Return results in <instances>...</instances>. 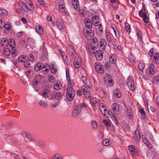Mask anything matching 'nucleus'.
<instances>
[{"mask_svg":"<svg viewBox=\"0 0 159 159\" xmlns=\"http://www.w3.org/2000/svg\"><path fill=\"white\" fill-rule=\"evenodd\" d=\"M85 107L84 104H80L75 106L72 111V115L74 117H76L78 116L81 111L82 108Z\"/></svg>","mask_w":159,"mask_h":159,"instance_id":"obj_1","label":"nucleus"},{"mask_svg":"<svg viewBox=\"0 0 159 159\" xmlns=\"http://www.w3.org/2000/svg\"><path fill=\"white\" fill-rule=\"evenodd\" d=\"M75 92L73 88L67 87L66 90V97L67 100L72 101L75 96Z\"/></svg>","mask_w":159,"mask_h":159,"instance_id":"obj_2","label":"nucleus"},{"mask_svg":"<svg viewBox=\"0 0 159 159\" xmlns=\"http://www.w3.org/2000/svg\"><path fill=\"white\" fill-rule=\"evenodd\" d=\"M28 4H29V6L30 7L27 6L26 4L23 2L22 1H19L18 3V6L20 7L21 8V9L24 10L23 7H24L27 9V11H32L34 10V7L33 6L32 3L30 1H29V3Z\"/></svg>","mask_w":159,"mask_h":159,"instance_id":"obj_3","label":"nucleus"},{"mask_svg":"<svg viewBox=\"0 0 159 159\" xmlns=\"http://www.w3.org/2000/svg\"><path fill=\"white\" fill-rule=\"evenodd\" d=\"M63 96L61 92H55L51 95V98L52 99L57 100L58 101L60 102Z\"/></svg>","mask_w":159,"mask_h":159,"instance_id":"obj_4","label":"nucleus"},{"mask_svg":"<svg viewBox=\"0 0 159 159\" xmlns=\"http://www.w3.org/2000/svg\"><path fill=\"white\" fill-rule=\"evenodd\" d=\"M104 81L106 85L109 86H111L113 84V82L111 76L109 74L105 75L104 77Z\"/></svg>","mask_w":159,"mask_h":159,"instance_id":"obj_5","label":"nucleus"},{"mask_svg":"<svg viewBox=\"0 0 159 159\" xmlns=\"http://www.w3.org/2000/svg\"><path fill=\"white\" fill-rule=\"evenodd\" d=\"M127 85L130 90L133 91L134 89V85L133 78L131 76H129L128 78Z\"/></svg>","mask_w":159,"mask_h":159,"instance_id":"obj_6","label":"nucleus"},{"mask_svg":"<svg viewBox=\"0 0 159 159\" xmlns=\"http://www.w3.org/2000/svg\"><path fill=\"white\" fill-rule=\"evenodd\" d=\"M145 9H144L143 11L142 10H140L139 12V15L140 17H142L143 20L145 23H148V18L146 15V13L145 12Z\"/></svg>","mask_w":159,"mask_h":159,"instance_id":"obj_7","label":"nucleus"},{"mask_svg":"<svg viewBox=\"0 0 159 159\" xmlns=\"http://www.w3.org/2000/svg\"><path fill=\"white\" fill-rule=\"evenodd\" d=\"M84 34L87 39L91 40L93 39L94 34L90 30H84Z\"/></svg>","mask_w":159,"mask_h":159,"instance_id":"obj_8","label":"nucleus"},{"mask_svg":"<svg viewBox=\"0 0 159 159\" xmlns=\"http://www.w3.org/2000/svg\"><path fill=\"white\" fill-rule=\"evenodd\" d=\"M111 107L114 113L117 114L119 113V107L118 105L116 103L114 102L113 103L111 106Z\"/></svg>","mask_w":159,"mask_h":159,"instance_id":"obj_9","label":"nucleus"},{"mask_svg":"<svg viewBox=\"0 0 159 159\" xmlns=\"http://www.w3.org/2000/svg\"><path fill=\"white\" fill-rule=\"evenodd\" d=\"M57 25L59 30H63L64 28L63 23L59 18H57Z\"/></svg>","mask_w":159,"mask_h":159,"instance_id":"obj_10","label":"nucleus"},{"mask_svg":"<svg viewBox=\"0 0 159 159\" xmlns=\"http://www.w3.org/2000/svg\"><path fill=\"white\" fill-rule=\"evenodd\" d=\"M73 65L75 68H79L81 66V60L79 58L75 59L73 61Z\"/></svg>","mask_w":159,"mask_h":159,"instance_id":"obj_11","label":"nucleus"},{"mask_svg":"<svg viewBox=\"0 0 159 159\" xmlns=\"http://www.w3.org/2000/svg\"><path fill=\"white\" fill-rule=\"evenodd\" d=\"M134 137L136 140V142L138 143L140 139V136L139 134V132L138 130H136L134 133Z\"/></svg>","mask_w":159,"mask_h":159,"instance_id":"obj_12","label":"nucleus"},{"mask_svg":"<svg viewBox=\"0 0 159 159\" xmlns=\"http://www.w3.org/2000/svg\"><path fill=\"white\" fill-rule=\"evenodd\" d=\"M99 20V17L95 15L93 16L91 19L93 24L95 26L98 25H96L98 23Z\"/></svg>","mask_w":159,"mask_h":159,"instance_id":"obj_13","label":"nucleus"},{"mask_svg":"<svg viewBox=\"0 0 159 159\" xmlns=\"http://www.w3.org/2000/svg\"><path fill=\"white\" fill-rule=\"evenodd\" d=\"M129 150L131 153L136 156H138L139 154L138 153L136 150L135 149V147L132 145H129Z\"/></svg>","mask_w":159,"mask_h":159,"instance_id":"obj_14","label":"nucleus"},{"mask_svg":"<svg viewBox=\"0 0 159 159\" xmlns=\"http://www.w3.org/2000/svg\"><path fill=\"white\" fill-rule=\"evenodd\" d=\"M41 79V76L39 75L37 77H35L33 80V84L34 85H37L40 81Z\"/></svg>","mask_w":159,"mask_h":159,"instance_id":"obj_15","label":"nucleus"},{"mask_svg":"<svg viewBox=\"0 0 159 159\" xmlns=\"http://www.w3.org/2000/svg\"><path fill=\"white\" fill-rule=\"evenodd\" d=\"M103 68V66L100 65H96L95 66L96 70L98 73L101 74L103 73L104 71Z\"/></svg>","mask_w":159,"mask_h":159,"instance_id":"obj_16","label":"nucleus"},{"mask_svg":"<svg viewBox=\"0 0 159 159\" xmlns=\"http://www.w3.org/2000/svg\"><path fill=\"white\" fill-rule=\"evenodd\" d=\"M58 7L59 10L63 14H66L67 12L66 9L63 5L60 4Z\"/></svg>","mask_w":159,"mask_h":159,"instance_id":"obj_17","label":"nucleus"},{"mask_svg":"<svg viewBox=\"0 0 159 159\" xmlns=\"http://www.w3.org/2000/svg\"><path fill=\"white\" fill-rule=\"evenodd\" d=\"M95 57L96 58L99 59V60L102 59L103 57L102 52L100 50L97 51L95 52Z\"/></svg>","mask_w":159,"mask_h":159,"instance_id":"obj_18","label":"nucleus"},{"mask_svg":"<svg viewBox=\"0 0 159 159\" xmlns=\"http://www.w3.org/2000/svg\"><path fill=\"white\" fill-rule=\"evenodd\" d=\"M43 64L41 62H38L35 66L34 67V70L36 71H39L42 68V66Z\"/></svg>","mask_w":159,"mask_h":159,"instance_id":"obj_19","label":"nucleus"},{"mask_svg":"<svg viewBox=\"0 0 159 159\" xmlns=\"http://www.w3.org/2000/svg\"><path fill=\"white\" fill-rule=\"evenodd\" d=\"M8 44L11 48H14L16 47V44L14 40L12 39H10L7 41Z\"/></svg>","mask_w":159,"mask_h":159,"instance_id":"obj_20","label":"nucleus"},{"mask_svg":"<svg viewBox=\"0 0 159 159\" xmlns=\"http://www.w3.org/2000/svg\"><path fill=\"white\" fill-rule=\"evenodd\" d=\"M21 134L23 137H25L27 138L30 141H32L33 140V139L31 136L29 135L25 131H22L21 132Z\"/></svg>","mask_w":159,"mask_h":159,"instance_id":"obj_21","label":"nucleus"},{"mask_svg":"<svg viewBox=\"0 0 159 159\" xmlns=\"http://www.w3.org/2000/svg\"><path fill=\"white\" fill-rule=\"evenodd\" d=\"M35 29L37 33L40 34H43V27L40 26H37L35 27Z\"/></svg>","mask_w":159,"mask_h":159,"instance_id":"obj_22","label":"nucleus"},{"mask_svg":"<svg viewBox=\"0 0 159 159\" xmlns=\"http://www.w3.org/2000/svg\"><path fill=\"white\" fill-rule=\"evenodd\" d=\"M100 47H103L102 49H105L106 45V42L105 39H101L100 41Z\"/></svg>","mask_w":159,"mask_h":159,"instance_id":"obj_23","label":"nucleus"},{"mask_svg":"<svg viewBox=\"0 0 159 159\" xmlns=\"http://www.w3.org/2000/svg\"><path fill=\"white\" fill-rule=\"evenodd\" d=\"M72 3L75 9L77 10L78 9L79 5L78 0H72Z\"/></svg>","mask_w":159,"mask_h":159,"instance_id":"obj_24","label":"nucleus"},{"mask_svg":"<svg viewBox=\"0 0 159 159\" xmlns=\"http://www.w3.org/2000/svg\"><path fill=\"white\" fill-rule=\"evenodd\" d=\"M98 45V41L96 37H94L93 39V48H96Z\"/></svg>","mask_w":159,"mask_h":159,"instance_id":"obj_25","label":"nucleus"},{"mask_svg":"<svg viewBox=\"0 0 159 159\" xmlns=\"http://www.w3.org/2000/svg\"><path fill=\"white\" fill-rule=\"evenodd\" d=\"M114 94L115 97L117 98H120L121 96V93L120 92L118 89L114 91Z\"/></svg>","mask_w":159,"mask_h":159,"instance_id":"obj_26","label":"nucleus"},{"mask_svg":"<svg viewBox=\"0 0 159 159\" xmlns=\"http://www.w3.org/2000/svg\"><path fill=\"white\" fill-rule=\"evenodd\" d=\"M138 67L139 70L141 71L140 73V74L141 75L142 73L143 72V70L145 67L144 63H139Z\"/></svg>","mask_w":159,"mask_h":159,"instance_id":"obj_27","label":"nucleus"},{"mask_svg":"<svg viewBox=\"0 0 159 159\" xmlns=\"http://www.w3.org/2000/svg\"><path fill=\"white\" fill-rule=\"evenodd\" d=\"M27 42L28 45H31L34 44L35 41L31 38H29L27 40Z\"/></svg>","mask_w":159,"mask_h":159,"instance_id":"obj_28","label":"nucleus"},{"mask_svg":"<svg viewBox=\"0 0 159 159\" xmlns=\"http://www.w3.org/2000/svg\"><path fill=\"white\" fill-rule=\"evenodd\" d=\"M106 38L107 41L110 43L112 42V41L111 39V36L110 34L109 33H107L106 31Z\"/></svg>","mask_w":159,"mask_h":159,"instance_id":"obj_29","label":"nucleus"},{"mask_svg":"<svg viewBox=\"0 0 159 159\" xmlns=\"http://www.w3.org/2000/svg\"><path fill=\"white\" fill-rule=\"evenodd\" d=\"M102 143L104 146H107L110 145L111 143L109 139H106L102 141Z\"/></svg>","mask_w":159,"mask_h":159,"instance_id":"obj_30","label":"nucleus"},{"mask_svg":"<svg viewBox=\"0 0 159 159\" xmlns=\"http://www.w3.org/2000/svg\"><path fill=\"white\" fill-rule=\"evenodd\" d=\"M3 53L4 55L6 56H8L10 53L9 50L7 48L3 49Z\"/></svg>","mask_w":159,"mask_h":159,"instance_id":"obj_31","label":"nucleus"},{"mask_svg":"<svg viewBox=\"0 0 159 159\" xmlns=\"http://www.w3.org/2000/svg\"><path fill=\"white\" fill-rule=\"evenodd\" d=\"M109 60L110 62L112 64H114L115 63L116 61V60L114 57L110 56L109 57Z\"/></svg>","mask_w":159,"mask_h":159,"instance_id":"obj_32","label":"nucleus"},{"mask_svg":"<svg viewBox=\"0 0 159 159\" xmlns=\"http://www.w3.org/2000/svg\"><path fill=\"white\" fill-rule=\"evenodd\" d=\"M60 83H56L54 85L55 89L57 90L60 89L61 88V85Z\"/></svg>","mask_w":159,"mask_h":159,"instance_id":"obj_33","label":"nucleus"},{"mask_svg":"<svg viewBox=\"0 0 159 159\" xmlns=\"http://www.w3.org/2000/svg\"><path fill=\"white\" fill-rule=\"evenodd\" d=\"M53 159H62V157L60 155L56 154L52 156Z\"/></svg>","mask_w":159,"mask_h":159,"instance_id":"obj_34","label":"nucleus"},{"mask_svg":"<svg viewBox=\"0 0 159 159\" xmlns=\"http://www.w3.org/2000/svg\"><path fill=\"white\" fill-rule=\"evenodd\" d=\"M125 25L126 31L129 33L131 31V29L128 23H125Z\"/></svg>","mask_w":159,"mask_h":159,"instance_id":"obj_35","label":"nucleus"},{"mask_svg":"<svg viewBox=\"0 0 159 159\" xmlns=\"http://www.w3.org/2000/svg\"><path fill=\"white\" fill-rule=\"evenodd\" d=\"M67 48L71 52L72 54H73L75 52V50L73 49V46L72 45H69L67 46Z\"/></svg>","mask_w":159,"mask_h":159,"instance_id":"obj_36","label":"nucleus"},{"mask_svg":"<svg viewBox=\"0 0 159 159\" xmlns=\"http://www.w3.org/2000/svg\"><path fill=\"white\" fill-rule=\"evenodd\" d=\"M39 104L42 107L45 108L47 107L48 106L47 103V102H44L42 101H41L39 102Z\"/></svg>","mask_w":159,"mask_h":159,"instance_id":"obj_37","label":"nucleus"},{"mask_svg":"<svg viewBox=\"0 0 159 159\" xmlns=\"http://www.w3.org/2000/svg\"><path fill=\"white\" fill-rule=\"evenodd\" d=\"M51 89L52 88L50 87L47 86L45 87L43 90L48 93L51 91Z\"/></svg>","mask_w":159,"mask_h":159,"instance_id":"obj_38","label":"nucleus"},{"mask_svg":"<svg viewBox=\"0 0 159 159\" xmlns=\"http://www.w3.org/2000/svg\"><path fill=\"white\" fill-rule=\"evenodd\" d=\"M7 41L8 40L7 38H3L1 41L0 40V43L1 44V46H2L4 45L5 44V43H6L7 41Z\"/></svg>","mask_w":159,"mask_h":159,"instance_id":"obj_39","label":"nucleus"},{"mask_svg":"<svg viewBox=\"0 0 159 159\" xmlns=\"http://www.w3.org/2000/svg\"><path fill=\"white\" fill-rule=\"evenodd\" d=\"M110 118L111 119L114 121L115 124L117 125V123H118V121L117 120L116 118L114 116V115L113 114L110 117Z\"/></svg>","mask_w":159,"mask_h":159,"instance_id":"obj_40","label":"nucleus"},{"mask_svg":"<svg viewBox=\"0 0 159 159\" xmlns=\"http://www.w3.org/2000/svg\"><path fill=\"white\" fill-rule=\"evenodd\" d=\"M123 128L125 131H129L130 129L129 126L126 124L124 125Z\"/></svg>","mask_w":159,"mask_h":159,"instance_id":"obj_41","label":"nucleus"},{"mask_svg":"<svg viewBox=\"0 0 159 159\" xmlns=\"http://www.w3.org/2000/svg\"><path fill=\"white\" fill-rule=\"evenodd\" d=\"M91 123L92 125L93 128L95 129H96L98 126L97 122L95 121L92 120Z\"/></svg>","mask_w":159,"mask_h":159,"instance_id":"obj_42","label":"nucleus"},{"mask_svg":"<svg viewBox=\"0 0 159 159\" xmlns=\"http://www.w3.org/2000/svg\"><path fill=\"white\" fill-rule=\"evenodd\" d=\"M33 72L31 70H28L25 72V75L27 77L31 76L33 74Z\"/></svg>","mask_w":159,"mask_h":159,"instance_id":"obj_43","label":"nucleus"},{"mask_svg":"<svg viewBox=\"0 0 159 159\" xmlns=\"http://www.w3.org/2000/svg\"><path fill=\"white\" fill-rule=\"evenodd\" d=\"M51 67L50 70H51V72L52 73H53L54 74L56 73L57 72V70L56 69H54V68L53 65H52L51 66H50V67H51Z\"/></svg>","mask_w":159,"mask_h":159,"instance_id":"obj_44","label":"nucleus"},{"mask_svg":"<svg viewBox=\"0 0 159 159\" xmlns=\"http://www.w3.org/2000/svg\"><path fill=\"white\" fill-rule=\"evenodd\" d=\"M30 64L28 61H25L24 64V66L26 68H29L30 66Z\"/></svg>","mask_w":159,"mask_h":159,"instance_id":"obj_45","label":"nucleus"},{"mask_svg":"<svg viewBox=\"0 0 159 159\" xmlns=\"http://www.w3.org/2000/svg\"><path fill=\"white\" fill-rule=\"evenodd\" d=\"M154 82L156 84H159V75L156 76L155 78Z\"/></svg>","mask_w":159,"mask_h":159,"instance_id":"obj_46","label":"nucleus"},{"mask_svg":"<svg viewBox=\"0 0 159 159\" xmlns=\"http://www.w3.org/2000/svg\"><path fill=\"white\" fill-rule=\"evenodd\" d=\"M81 80L85 84L87 83V79L86 77L82 76L81 77Z\"/></svg>","mask_w":159,"mask_h":159,"instance_id":"obj_47","label":"nucleus"},{"mask_svg":"<svg viewBox=\"0 0 159 159\" xmlns=\"http://www.w3.org/2000/svg\"><path fill=\"white\" fill-rule=\"evenodd\" d=\"M48 94V93H47L45 91H44L43 90L42 93V95L44 98H48L47 97Z\"/></svg>","mask_w":159,"mask_h":159,"instance_id":"obj_48","label":"nucleus"},{"mask_svg":"<svg viewBox=\"0 0 159 159\" xmlns=\"http://www.w3.org/2000/svg\"><path fill=\"white\" fill-rule=\"evenodd\" d=\"M103 123L108 127L110 126V125L109 122L106 120H104L103 121Z\"/></svg>","mask_w":159,"mask_h":159,"instance_id":"obj_49","label":"nucleus"},{"mask_svg":"<svg viewBox=\"0 0 159 159\" xmlns=\"http://www.w3.org/2000/svg\"><path fill=\"white\" fill-rule=\"evenodd\" d=\"M49 80L51 83L53 82L54 81V77L52 75H50L48 76Z\"/></svg>","mask_w":159,"mask_h":159,"instance_id":"obj_50","label":"nucleus"},{"mask_svg":"<svg viewBox=\"0 0 159 159\" xmlns=\"http://www.w3.org/2000/svg\"><path fill=\"white\" fill-rule=\"evenodd\" d=\"M154 49L153 48L151 49L148 52V55L150 57H152L153 54Z\"/></svg>","mask_w":159,"mask_h":159,"instance_id":"obj_51","label":"nucleus"},{"mask_svg":"<svg viewBox=\"0 0 159 159\" xmlns=\"http://www.w3.org/2000/svg\"><path fill=\"white\" fill-rule=\"evenodd\" d=\"M34 59L33 55L32 54H30L28 57V60L30 61H32Z\"/></svg>","mask_w":159,"mask_h":159,"instance_id":"obj_52","label":"nucleus"},{"mask_svg":"<svg viewBox=\"0 0 159 159\" xmlns=\"http://www.w3.org/2000/svg\"><path fill=\"white\" fill-rule=\"evenodd\" d=\"M43 53V55L46 56L48 54V52L46 48H43L42 49Z\"/></svg>","mask_w":159,"mask_h":159,"instance_id":"obj_53","label":"nucleus"},{"mask_svg":"<svg viewBox=\"0 0 159 159\" xmlns=\"http://www.w3.org/2000/svg\"><path fill=\"white\" fill-rule=\"evenodd\" d=\"M85 97L87 98H89L90 97V93L89 92L84 93Z\"/></svg>","mask_w":159,"mask_h":159,"instance_id":"obj_54","label":"nucleus"},{"mask_svg":"<svg viewBox=\"0 0 159 159\" xmlns=\"http://www.w3.org/2000/svg\"><path fill=\"white\" fill-rule=\"evenodd\" d=\"M104 66L106 69H108L110 68V64L108 62L105 63Z\"/></svg>","mask_w":159,"mask_h":159,"instance_id":"obj_55","label":"nucleus"},{"mask_svg":"<svg viewBox=\"0 0 159 159\" xmlns=\"http://www.w3.org/2000/svg\"><path fill=\"white\" fill-rule=\"evenodd\" d=\"M86 27L88 29L91 28L92 27V24L91 22L85 24Z\"/></svg>","mask_w":159,"mask_h":159,"instance_id":"obj_56","label":"nucleus"},{"mask_svg":"<svg viewBox=\"0 0 159 159\" xmlns=\"http://www.w3.org/2000/svg\"><path fill=\"white\" fill-rule=\"evenodd\" d=\"M5 29L7 30V31H9L11 29V25H8V26H6V25H4V27Z\"/></svg>","mask_w":159,"mask_h":159,"instance_id":"obj_57","label":"nucleus"},{"mask_svg":"<svg viewBox=\"0 0 159 159\" xmlns=\"http://www.w3.org/2000/svg\"><path fill=\"white\" fill-rule=\"evenodd\" d=\"M154 59L155 60L156 64H159V60L158 59V58H157L156 55L154 56Z\"/></svg>","mask_w":159,"mask_h":159,"instance_id":"obj_58","label":"nucleus"},{"mask_svg":"<svg viewBox=\"0 0 159 159\" xmlns=\"http://www.w3.org/2000/svg\"><path fill=\"white\" fill-rule=\"evenodd\" d=\"M39 3L42 6H43L45 4V2L43 0H38Z\"/></svg>","mask_w":159,"mask_h":159,"instance_id":"obj_59","label":"nucleus"},{"mask_svg":"<svg viewBox=\"0 0 159 159\" xmlns=\"http://www.w3.org/2000/svg\"><path fill=\"white\" fill-rule=\"evenodd\" d=\"M141 34V32L140 31L138 32L137 34V36L138 38L140 40L142 39V36L140 35Z\"/></svg>","mask_w":159,"mask_h":159,"instance_id":"obj_60","label":"nucleus"},{"mask_svg":"<svg viewBox=\"0 0 159 159\" xmlns=\"http://www.w3.org/2000/svg\"><path fill=\"white\" fill-rule=\"evenodd\" d=\"M146 146L149 148H152L153 147L151 143H149V142H147V143L145 144Z\"/></svg>","mask_w":159,"mask_h":159,"instance_id":"obj_61","label":"nucleus"},{"mask_svg":"<svg viewBox=\"0 0 159 159\" xmlns=\"http://www.w3.org/2000/svg\"><path fill=\"white\" fill-rule=\"evenodd\" d=\"M77 94L79 97H80L82 94V92L81 90H78L77 91Z\"/></svg>","mask_w":159,"mask_h":159,"instance_id":"obj_62","label":"nucleus"},{"mask_svg":"<svg viewBox=\"0 0 159 159\" xmlns=\"http://www.w3.org/2000/svg\"><path fill=\"white\" fill-rule=\"evenodd\" d=\"M66 78L67 80V81H69L70 82V77L69 75V73L68 72L67 74H66Z\"/></svg>","mask_w":159,"mask_h":159,"instance_id":"obj_63","label":"nucleus"},{"mask_svg":"<svg viewBox=\"0 0 159 159\" xmlns=\"http://www.w3.org/2000/svg\"><path fill=\"white\" fill-rule=\"evenodd\" d=\"M68 87H71V88H72V87H74V84L73 83H71V80L70 81V82L69 81H68Z\"/></svg>","mask_w":159,"mask_h":159,"instance_id":"obj_64","label":"nucleus"}]
</instances>
